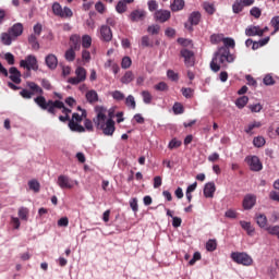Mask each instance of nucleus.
<instances>
[{
	"label": "nucleus",
	"instance_id": "nucleus-1",
	"mask_svg": "<svg viewBox=\"0 0 279 279\" xmlns=\"http://www.w3.org/2000/svg\"><path fill=\"white\" fill-rule=\"evenodd\" d=\"M96 110V118L93 119L95 126L97 130H101L105 136H112L114 134V120H112V113H109L110 118L107 119L108 109L104 106H97Z\"/></svg>",
	"mask_w": 279,
	"mask_h": 279
},
{
	"label": "nucleus",
	"instance_id": "nucleus-2",
	"mask_svg": "<svg viewBox=\"0 0 279 279\" xmlns=\"http://www.w3.org/2000/svg\"><path fill=\"white\" fill-rule=\"evenodd\" d=\"M234 54L230 53V48L228 47H220L218 50L214 53V58L210 62V69L214 71V73H218V71L221 70L222 66H227L226 63L230 64L234 62Z\"/></svg>",
	"mask_w": 279,
	"mask_h": 279
},
{
	"label": "nucleus",
	"instance_id": "nucleus-3",
	"mask_svg": "<svg viewBox=\"0 0 279 279\" xmlns=\"http://www.w3.org/2000/svg\"><path fill=\"white\" fill-rule=\"evenodd\" d=\"M36 104L41 110H47L49 114H56V109L62 110V113L65 116L71 114V109L64 107V102L60 100H47L44 96H38Z\"/></svg>",
	"mask_w": 279,
	"mask_h": 279
},
{
	"label": "nucleus",
	"instance_id": "nucleus-4",
	"mask_svg": "<svg viewBox=\"0 0 279 279\" xmlns=\"http://www.w3.org/2000/svg\"><path fill=\"white\" fill-rule=\"evenodd\" d=\"M83 119H86V110L82 111V116L80 113H73L72 119L69 121V128L72 132H78L80 134L86 132L82 123Z\"/></svg>",
	"mask_w": 279,
	"mask_h": 279
},
{
	"label": "nucleus",
	"instance_id": "nucleus-5",
	"mask_svg": "<svg viewBox=\"0 0 279 279\" xmlns=\"http://www.w3.org/2000/svg\"><path fill=\"white\" fill-rule=\"evenodd\" d=\"M231 258L233 260V263H236L238 265H243L244 267H250V265H252V263H254V259L252 258V256H250L247 253L245 252H233L231 253Z\"/></svg>",
	"mask_w": 279,
	"mask_h": 279
},
{
	"label": "nucleus",
	"instance_id": "nucleus-6",
	"mask_svg": "<svg viewBox=\"0 0 279 279\" xmlns=\"http://www.w3.org/2000/svg\"><path fill=\"white\" fill-rule=\"evenodd\" d=\"M52 13L54 16H59V19H73V10L69 7L62 8L59 2L52 4Z\"/></svg>",
	"mask_w": 279,
	"mask_h": 279
},
{
	"label": "nucleus",
	"instance_id": "nucleus-7",
	"mask_svg": "<svg viewBox=\"0 0 279 279\" xmlns=\"http://www.w3.org/2000/svg\"><path fill=\"white\" fill-rule=\"evenodd\" d=\"M180 56L181 58H184L185 66H193V64H195V53L193 50L184 48L180 51Z\"/></svg>",
	"mask_w": 279,
	"mask_h": 279
},
{
	"label": "nucleus",
	"instance_id": "nucleus-8",
	"mask_svg": "<svg viewBox=\"0 0 279 279\" xmlns=\"http://www.w3.org/2000/svg\"><path fill=\"white\" fill-rule=\"evenodd\" d=\"M20 66H22V69H26L28 73L32 70H36V57L27 56L25 60L20 61Z\"/></svg>",
	"mask_w": 279,
	"mask_h": 279
},
{
	"label": "nucleus",
	"instance_id": "nucleus-9",
	"mask_svg": "<svg viewBox=\"0 0 279 279\" xmlns=\"http://www.w3.org/2000/svg\"><path fill=\"white\" fill-rule=\"evenodd\" d=\"M202 21V13L194 11L189 16V24H185V28L189 29V32H193V25H199V22Z\"/></svg>",
	"mask_w": 279,
	"mask_h": 279
},
{
	"label": "nucleus",
	"instance_id": "nucleus-10",
	"mask_svg": "<svg viewBox=\"0 0 279 279\" xmlns=\"http://www.w3.org/2000/svg\"><path fill=\"white\" fill-rule=\"evenodd\" d=\"M251 171H263V163L257 156L246 157Z\"/></svg>",
	"mask_w": 279,
	"mask_h": 279
},
{
	"label": "nucleus",
	"instance_id": "nucleus-11",
	"mask_svg": "<svg viewBox=\"0 0 279 279\" xmlns=\"http://www.w3.org/2000/svg\"><path fill=\"white\" fill-rule=\"evenodd\" d=\"M154 19L158 23H167V21H169V19H171V11L162 10V9L157 10L154 14Z\"/></svg>",
	"mask_w": 279,
	"mask_h": 279
},
{
	"label": "nucleus",
	"instance_id": "nucleus-12",
	"mask_svg": "<svg viewBox=\"0 0 279 279\" xmlns=\"http://www.w3.org/2000/svg\"><path fill=\"white\" fill-rule=\"evenodd\" d=\"M147 16V12L145 10H134L129 15V19L132 23H138L140 21H145V17Z\"/></svg>",
	"mask_w": 279,
	"mask_h": 279
},
{
	"label": "nucleus",
	"instance_id": "nucleus-13",
	"mask_svg": "<svg viewBox=\"0 0 279 279\" xmlns=\"http://www.w3.org/2000/svg\"><path fill=\"white\" fill-rule=\"evenodd\" d=\"M242 206L244 210H252V208L256 206V196L253 194H247L246 196H244Z\"/></svg>",
	"mask_w": 279,
	"mask_h": 279
},
{
	"label": "nucleus",
	"instance_id": "nucleus-14",
	"mask_svg": "<svg viewBox=\"0 0 279 279\" xmlns=\"http://www.w3.org/2000/svg\"><path fill=\"white\" fill-rule=\"evenodd\" d=\"M9 80H11V82H13V84H21L22 80H21V71H19L17 68L12 66L9 69Z\"/></svg>",
	"mask_w": 279,
	"mask_h": 279
},
{
	"label": "nucleus",
	"instance_id": "nucleus-15",
	"mask_svg": "<svg viewBox=\"0 0 279 279\" xmlns=\"http://www.w3.org/2000/svg\"><path fill=\"white\" fill-rule=\"evenodd\" d=\"M100 39H102L104 43H110V40H112V29L108 25L100 27Z\"/></svg>",
	"mask_w": 279,
	"mask_h": 279
},
{
	"label": "nucleus",
	"instance_id": "nucleus-16",
	"mask_svg": "<svg viewBox=\"0 0 279 279\" xmlns=\"http://www.w3.org/2000/svg\"><path fill=\"white\" fill-rule=\"evenodd\" d=\"M82 47V37L80 35H72L70 37V49L74 51H80Z\"/></svg>",
	"mask_w": 279,
	"mask_h": 279
},
{
	"label": "nucleus",
	"instance_id": "nucleus-17",
	"mask_svg": "<svg viewBox=\"0 0 279 279\" xmlns=\"http://www.w3.org/2000/svg\"><path fill=\"white\" fill-rule=\"evenodd\" d=\"M58 185L60 186V189H72L73 187V180H71L66 175H59Z\"/></svg>",
	"mask_w": 279,
	"mask_h": 279
},
{
	"label": "nucleus",
	"instance_id": "nucleus-18",
	"mask_svg": "<svg viewBox=\"0 0 279 279\" xmlns=\"http://www.w3.org/2000/svg\"><path fill=\"white\" fill-rule=\"evenodd\" d=\"M9 34H11V36L15 39L19 38V36H22L23 24L21 23L14 24L11 28H9Z\"/></svg>",
	"mask_w": 279,
	"mask_h": 279
},
{
	"label": "nucleus",
	"instance_id": "nucleus-19",
	"mask_svg": "<svg viewBox=\"0 0 279 279\" xmlns=\"http://www.w3.org/2000/svg\"><path fill=\"white\" fill-rule=\"evenodd\" d=\"M217 187L215 186V182H208L204 187V196L205 197H215V192Z\"/></svg>",
	"mask_w": 279,
	"mask_h": 279
},
{
	"label": "nucleus",
	"instance_id": "nucleus-20",
	"mask_svg": "<svg viewBox=\"0 0 279 279\" xmlns=\"http://www.w3.org/2000/svg\"><path fill=\"white\" fill-rule=\"evenodd\" d=\"M85 97L88 104H97V101H99V94H97V90L95 89L87 90Z\"/></svg>",
	"mask_w": 279,
	"mask_h": 279
},
{
	"label": "nucleus",
	"instance_id": "nucleus-21",
	"mask_svg": "<svg viewBox=\"0 0 279 279\" xmlns=\"http://www.w3.org/2000/svg\"><path fill=\"white\" fill-rule=\"evenodd\" d=\"M245 35L246 36H263V33L260 32V26H254L251 25L245 29Z\"/></svg>",
	"mask_w": 279,
	"mask_h": 279
},
{
	"label": "nucleus",
	"instance_id": "nucleus-22",
	"mask_svg": "<svg viewBox=\"0 0 279 279\" xmlns=\"http://www.w3.org/2000/svg\"><path fill=\"white\" fill-rule=\"evenodd\" d=\"M258 128H263V122L260 121H253L252 123H250L245 129L244 132L246 134H250V136H252L254 134V130L258 129Z\"/></svg>",
	"mask_w": 279,
	"mask_h": 279
},
{
	"label": "nucleus",
	"instance_id": "nucleus-23",
	"mask_svg": "<svg viewBox=\"0 0 279 279\" xmlns=\"http://www.w3.org/2000/svg\"><path fill=\"white\" fill-rule=\"evenodd\" d=\"M0 40H1L2 45L10 47V45H12V40H16V39L12 36V34H10V31H8V33L1 34Z\"/></svg>",
	"mask_w": 279,
	"mask_h": 279
},
{
	"label": "nucleus",
	"instance_id": "nucleus-24",
	"mask_svg": "<svg viewBox=\"0 0 279 279\" xmlns=\"http://www.w3.org/2000/svg\"><path fill=\"white\" fill-rule=\"evenodd\" d=\"M240 226L245 232L248 234V236H254V232L256 229H254V226H252V222L247 221H240Z\"/></svg>",
	"mask_w": 279,
	"mask_h": 279
},
{
	"label": "nucleus",
	"instance_id": "nucleus-25",
	"mask_svg": "<svg viewBox=\"0 0 279 279\" xmlns=\"http://www.w3.org/2000/svg\"><path fill=\"white\" fill-rule=\"evenodd\" d=\"M46 64L51 70L57 69L58 68V57H56L54 54H48L46 57Z\"/></svg>",
	"mask_w": 279,
	"mask_h": 279
},
{
	"label": "nucleus",
	"instance_id": "nucleus-26",
	"mask_svg": "<svg viewBox=\"0 0 279 279\" xmlns=\"http://www.w3.org/2000/svg\"><path fill=\"white\" fill-rule=\"evenodd\" d=\"M255 219L259 228H267V216H265V214H257Z\"/></svg>",
	"mask_w": 279,
	"mask_h": 279
},
{
	"label": "nucleus",
	"instance_id": "nucleus-27",
	"mask_svg": "<svg viewBox=\"0 0 279 279\" xmlns=\"http://www.w3.org/2000/svg\"><path fill=\"white\" fill-rule=\"evenodd\" d=\"M184 0H174L170 5L172 12H180V10H184Z\"/></svg>",
	"mask_w": 279,
	"mask_h": 279
},
{
	"label": "nucleus",
	"instance_id": "nucleus-28",
	"mask_svg": "<svg viewBox=\"0 0 279 279\" xmlns=\"http://www.w3.org/2000/svg\"><path fill=\"white\" fill-rule=\"evenodd\" d=\"M245 8L244 3L241 0H235L232 5L233 14H241Z\"/></svg>",
	"mask_w": 279,
	"mask_h": 279
},
{
	"label": "nucleus",
	"instance_id": "nucleus-29",
	"mask_svg": "<svg viewBox=\"0 0 279 279\" xmlns=\"http://www.w3.org/2000/svg\"><path fill=\"white\" fill-rule=\"evenodd\" d=\"M247 101H250V98L247 96H242L235 100V106L240 110H243L247 106Z\"/></svg>",
	"mask_w": 279,
	"mask_h": 279
},
{
	"label": "nucleus",
	"instance_id": "nucleus-30",
	"mask_svg": "<svg viewBox=\"0 0 279 279\" xmlns=\"http://www.w3.org/2000/svg\"><path fill=\"white\" fill-rule=\"evenodd\" d=\"M131 82H134V73L132 71H126L124 75L121 77V83L130 84Z\"/></svg>",
	"mask_w": 279,
	"mask_h": 279
},
{
	"label": "nucleus",
	"instance_id": "nucleus-31",
	"mask_svg": "<svg viewBox=\"0 0 279 279\" xmlns=\"http://www.w3.org/2000/svg\"><path fill=\"white\" fill-rule=\"evenodd\" d=\"M90 45H93V38L90 37V35H84L82 37V47L84 49H90Z\"/></svg>",
	"mask_w": 279,
	"mask_h": 279
},
{
	"label": "nucleus",
	"instance_id": "nucleus-32",
	"mask_svg": "<svg viewBox=\"0 0 279 279\" xmlns=\"http://www.w3.org/2000/svg\"><path fill=\"white\" fill-rule=\"evenodd\" d=\"M76 77H80L81 81L86 82V69L78 66L75 70Z\"/></svg>",
	"mask_w": 279,
	"mask_h": 279
},
{
	"label": "nucleus",
	"instance_id": "nucleus-33",
	"mask_svg": "<svg viewBox=\"0 0 279 279\" xmlns=\"http://www.w3.org/2000/svg\"><path fill=\"white\" fill-rule=\"evenodd\" d=\"M125 106H128V108H131L132 110H136V100L134 99V96L129 95L125 98Z\"/></svg>",
	"mask_w": 279,
	"mask_h": 279
},
{
	"label": "nucleus",
	"instance_id": "nucleus-34",
	"mask_svg": "<svg viewBox=\"0 0 279 279\" xmlns=\"http://www.w3.org/2000/svg\"><path fill=\"white\" fill-rule=\"evenodd\" d=\"M116 10L119 14H123L124 12H128V4L123 0H120L116 7Z\"/></svg>",
	"mask_w": 279,
	"mask_h": 279
},
{
	"label": "nucleus",
	"instance_id": "nucleus-35",
	"mask_svg": "<svg viewBox=\"0 0 279 279\" xmlns=\"http://www.w3.org/2000/svg\"><path fill=\"white\" fill-rule=\"evenodd\" d=\"M211 45H219V43H223V35L222 34H213L210 36Z\"/></svg>",
	"mask_w": 279,
	"mask_h": 279
},
{
	"label": "nucleus",
	"instance_id": "nucleus-36",
	"mask_svg": "<svg viewBox=\"0 0 279 279\" xmlns=\"http://www.w3.org/2000/svg\"><path fill=\"white\" fill-rule=\"evenodd\" d=\"M167 77L168 80H170L171 82H179L180 81V74H178L175 71L173 70H168L167 71Z\"/></svg>",
	"mask_w": 279,
	"mask_h": 279
},
{
	"label": "nucleus",
	"instance_id": "nucleus-37",
	"mask_svg": "<svg viewBox=\"0 0 279 279\" xmlns=\"http://www.w3.org/2000/svg\"><path fill=\"white\" fill-rule=\"evenodd\" d=\"M265 143L266 141H265V137L263 136H257V137H254L253 140L254 147H258V148L265 147Z\"/></svg>",
	"mask_w": 279,
	"mask_h": 279
},
{
	"label": "nucleus",
	"instance_id": "nucleus-38",
	"mask_svg": "<svg viewBox=\"0 0 279 279\" xmlns=\"http://www.w3.org/2000/svg\"><path fill=\"white\" fill-rule=\"evenodd\" d=\"M111 97L116 101H123V99H125V94H123L121 90H114V92H111Z\"/></svg>",
	"mask_w": 279,
	"mask_h": 279
},
{
	"label": "nucleus",
	"instance_id": "nucleus-39",
	"mask_svg": "<svg viewBox=\"0 0 279 279\" xmlns=\"http://www.w3.org/2000/svg\"><path fill=\"white\" fill-rule=\"evenodd\" d=\"M181 93L186 99H192L194 90L191 87H182Z\"/></svg>",
	"mask_w": 279,
	"mask_h": 279
},
{
	"label": "nucleus",
	"instance_id": "nucleus-40",
	"mask_svg": "<svg viewBox=\"0 0 279 279\" xmlns=\"http://www.w3.org/2000/svg\"><path fill=\"white\" fill-rule=\"evenodd\" d=\"M148 34H151V36H156L158 34H160V25L155 24V25H150L147 28Z\"/></svg>",
	"mask_w": 279,
	"mask_h": 279
},
{
	"label": "nucleus",
	"instance_id": "nucleus-41",
	"mask_svg": "<svg viewBox=\"0 0 279 279\" xmlns=\"http://www.w3.org/2000/svg\"><path fill=\"white\" fill-rule=\"evenodd\" d=\"M222 43L225 46L222 47H227V49H234L235 47V43H234V39L230 38V37H226L222 39Z\"/></svg>",
	"mask_w": 279,
	"mask_h": 279
},
{
	"label": "nucleus",
	"instance_id": "nucleus-42",
	"mask_svg": "<svg viewBox=\"0 0 279 279\" xmlns=\"http://www.w3.org/2000/svg\"><path fill=\"white\" fill-rule=\"evenodd\" d=\"M207 252H215L217 250V240H208L206 243Z\"/></svg>",
	"mask_w": 279,
	"mask_h": 279
},
{
	"label": "nucleus",
	"instance_id": "nucleus-43",
	"mask_svg": "<svg viewBox=\"0 0 279 279\" xmlns=\"http://www.w3.org/2000/svg\"><path fill=\"white\" fill-rule=\"evenodd\" d=\"M64 58H65V60H68V62H73L75 60V50H73L71 48L68 49L65 51Z\"/></svg>",
	"mask_w": 279,
	"mask_h": 279
},
{
	"label": "nucleus",
	"instance_id": "nucleus-44",
	"mask_svg": "<svg viewBox=\"0 0 279 279\" xmlns=\"http://www.w3.org/2000/svg\"><path fill=\"white\" fill-rule=\"evenodd\" d=\"M142 97H143L144 104H151V99H154V97L151 96V93H149L148 90H143Z\"/></svg>",
	"mask_w": 279,
	"mask_h": 279
},
{
	"label": "nucleus",
	"instance_id": "nucleus-45",
	"mask_svg": "<svg viewBox=\"0 0 279 279\" xmlns=\"http://www.w3.org/2000/svg\"><path fill=\"white\" fill-rule=\"evenodd\" d=\"M174 114H183L184 113V106L180 102H175L172 107Z\"/></svg>",
	"mask_w": 279,
	"mask_h": 279
},
{
	"label": "nucleus",
	"instance_id": "nucleus-46",
	"mask_svg": "<svg viewBox=\"0 0 279 279\" xmlns=\"http://www.w3.org/2000/svg\"><path fill=\"white\" fill-rule=\"evenodd\" d=\"M27 215H29V209L25 208V207H21L19 209V217L20 219L27 221Z\"/></svg>",
	"mask_w": 279,
	"mask_h": 279
},
{
	"label": "nucleus",
	"instance_id": "nucleus-47",
	"mask_svg": "<svg viewBox=\"0 0 279 279\" xmlns=\"http://www.w3.org/2000/svg\"><path fill=\"white\" fill-rule=\"evenodd\" d=\"M132 66V58L130 57H123L121 61V68L122 69H130Z\"/></svg>",
	"mask_w": 279,
	"mask_h": 279
},
{
	"label": "nucleus",
	"instance_id": "nucleus-48",
	"mask_svg": "<svg viewBox=\"0 0 279 279\" xmlns=\"http://www.w3.org/2000/svg\"><path fill=\"white\" fill-rule=\"evenodd\" d=\"M251 16H254V19H260L263 11H260L259 8L253 7L250 11Z\"/></svg>",
	"mask_w": 279,
	"mask_h": 279
},
{
	"label": "nucleus",
	"instance_id": "nucleus-49",
	"mask_svg": "<svg viewBox=\"0 0 279 279\" xmlns=\"http://www.w3.org/2000/svg\"><path fill=\"white\" fill-rule=\"evenodd\" d=\"M155 90L165 93V90H169V85H167V83H165V82H160L157 85H155Z\"/></svg>",
	"mask_w": 279,
	"mask_h": 279
},
{
	"label": "nucleus",
	"instance_id": "nucleus-50",
	"mask_svg": "<svg viewBox=\"0 0 279 279\" xmlns=\"http://www.w3.org/2000/svg\"><path fill=\"white\" fill-rule=\"evenodd\" d=\"M149 12H157L158 11V2L156 0H150L147 2Z\"/></svg>",
	"mask_w": 279,
	"mask_h": 279
},
{
	"label": "nucleus",
	"instance_id": "nucleus-51",
	"mask_svg": "<svg viewBox=\"0 0 279 279\" xmlns=\"http://www.w3.org/2000/svg\"><path fill=\"white\" fill-rule=\"evenodd\" d=\"M181 145H182V142H181V141H178V138H173V140L169 143L168 147H169V149H178V147H181Z\"/></svg>",
	"mask_w": 279,
	"mask_h": 279
},
{
	"label": "nucleus",
	"instance_id": "nucleus-52",
	"mask_svg": "<svg viewBox=\"0 0 279 279\" xmlns=\"http://www.w3.org/2000/svg\"><path fill=\"white\" fill-rule=\"evenodd\" d=\"M203 8L207 12V14H215V5H213L211 3L204 2Z\"/></svg>",
	"mask_w": 279,
	"mask_h": 279
},
{
	"label": "nucleus",
	"instance_id": "nucleus-53",
	"mask_svg": "<svg viewBox=\"0 0 279 279\" xmlns=\"http://www.w3.org/2000/svg\"><path fill=\"white\" fill-rule=\"evenodd\" d=\"M264 84H265V86H274V84H276V81L274 80L272 75L267 74L264 77Z\"/></svg>",
	"mask_w": 279,
	"mask_h": 279
},
{
	"label": "nucleus",
	"instance_id": "nucleus-54",
	"mask_svg": "<svg viewBox=\"0 0 279 279\" xmlns=\"http://www.w3.org/2000/svg\"><path fill=\"white\" fill-rule=\"evenodd\" d=\"M142 47H154V43H151L149 36L145 35L142 37Z\"/></svg>",
	"mask_w": 279,
	"mask_h": 279
},
{
	"label": "nucleus",
	"instance_id": "nucleus-55",
	"mask_svg": "<svg viewBox=\"0 0 279 279\" xmlns=\"http://www.w3.org/2000/svg\"><path fill=\"white\" fill-rule=\"evenodd\" d=\"M197 260H202V253L201 252H195L193 255V258L189 262V265L193 266Z\"/></svg>",
	"mask_w": 279,
	"mask_h": 279
},
{
	"label": "nucleus",
	"instance_id": "nucleus-56",
	"mask_svg": "<svg viewBox=\"0 0 279 279\" xmlns=\"http://www.w3.org/2000/svg\"><path fill=\"white\" fill-rule=\"evenodd\" d=\"M11 226L14 230H19L21 228V220L16 217H11Z\"/></svg>",
	"mask_w": 279,
	"mask_h": 279
},
{
	"label": "nucleus",
	"instance_id": "nucleus-57",
	"mask_svg": "<svg viewBox=\"0 0 279 279\" xmlns=\"http://www.w3.org/2000/svg\"><path fill=\"white\" fill-rule=\"evenodd\" d=\"M270 25L274 27L275 33L279 32V16H275L270 21Z\"/></svg>",
	"mask_w": 279,
	"mask_h": 279
},
{
	"label": "nucleus",
	"instance_id": "nucleus-58",
	"mask_svg": "<svg viewBox=\"0 0 279 279\" xmlns=\"http://www.w3.org/2000/svg\"><path fill=\"white\" fill-rule=\"evenodd\" d=\"M248 109L251 110V112H260V110H263V105H260V102L255 105H248Z\"/></svg>",
	"mask_w": 279,
	"mask_h": 279
},
{
	"label": "nucleus",
	"instance_id": "nucleus-59",
	"mask_svg": "<svg viewBox=\"0 0 279 279\" xmlns=\"http://www.w3.org/2000/svg\"><path fill=\"white\" fill-rule=\"evenodd\" d=\"M4 60L8 62V64H10L12 66L15 62L14 54H12L11 52H7L4 54Z\"/></svg>",
	"mask_w": 279,
	"mask_h": 279
},
{
	"label": "nucleus",
	"instance_id": "nucleus-60",
	"mask_svg": "<svg viewBox=\"0 0 279 279\" xmlns=\"http://www.w3.org/2000/svg\"><path fill=\"white\" fill-rule=\"evenodd\" d=\"M95 10L96 12H99V14H104V12H106V5H104L101 1H98L95 4Z\"/></svg>",
	"mask_w": 279,
	"mask_h": 279
},
{
	"label": "nucleus",
	"instance_id": "nucleus-61",
	"mask_svg": "<svg viewBox=\"0 0 279 279\" xmlns=\"http://www.w3.org/2000/svg\"><path fill=\"white\" fill-rule=\"evenodd\" d=\"M57 223H58L59 228H66L69 226V218L62 217L61 219L58 220Z\"/></svg>",
	"mask_w": 279,
	"mask_h": 279
},
{
	"label": "nucleus",
	"instance_id": "nucleus-62",
	"mask_svg": "<svg viewBox=\"0 0 279 279\" xmlns=\"http://www.w3.org/2000/svg\"><path fill=\"white\" fill-rule=\"evenodd\" d=\"M225 217H227L228 219H236L238 214L236 211H234V209H229L226 211Z\"/></svg>",
	"mask_w": 279,
	"mask_h": 279
},
{
	"label": "nucleus",
	"instance_id": "nucleus-63",
	"mask_svg": "<svg viewBox=\"0 0 279 279\" xmlns=\"http://www.w3.org/2000/svg\"><path fill=\"white\" fill-rule=\"evenodd\" d=\"M84 130H87V132H93L94 126H93V121H90L89 119H85L84 121Z\"/></svg>",
	"mask_w": 279,
	"mask_h": 279
},
{
	"label": "nucleus",
	"instance_id": "nucleus-64",
	"mask_svg": "<svg viewBox=\"0 0 279 279\" xmlns=\"http://www.w3.org/2000/svg\"><path fill=\"white\" fill-rule=\"evenodd\" d=\"M165 35L168 37V38H173L175 36V29L172 28V27H168L166 28L165 31Z\"/></svg>",
	"mask_w": 279,
	"mask_h": 279
}]
</instances>
